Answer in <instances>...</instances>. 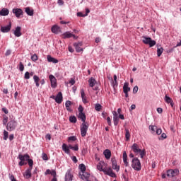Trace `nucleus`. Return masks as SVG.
I'll return each instance as SVG.
<instances>
[{
	"mask_svg": "<svg viewBox=\"0 0 181 181\" xmlns=\"http://www.w3.org/2000/svg\"><path fill=\"white\" fill-rule=\"evenodd\" d=\"M132 168L134 170H137V172H139L141 169H142V165H141V161L138 158H134L132 160Z\"/></svg>",
	"mask_w": 181,
	"mask_h": 181,
	"instance_id": "nucleus-1",
	"label": "nucleus"
},
{
	"mask_svg": "<svg viewBox=\"0 0 181 181\" xmlns=\"http://www.w3.org/2000/svg\"><path fill=\"white\" fill-rule=\"evenodd\" d=\"M16 127H18V122L15 119H11L6 124V129L11 132L15 131Z\"/></svg>",
	"mask_w": 181,
	"mask_h": 181,
	"instance_id": "nucleus-2",
	"label": "nucleus"
},
{
	"mask_svg": "<svg viewBox=\"0 0 181 181\" xmlns=\"http://www.w3.org/2000/svg\"><path fill=\"white\" fill-rule=\"evenodd\" d=\"M29 158H30V156L28 153L24 155L19 154L18 156L17 157V159H19L21 160L18 163V165L20 166H23L24 165H26L27 163H25V162H26V160H28Z\"/></svg>",
	"mask_w": 181,
	"mask_h": 181,
	"instance_id": "nucleus-3",
	"label": "nucleus"
},
{
	"mask_svg": "<svg viewBox=\"0 0 181 181\" xmlns=\"http://www.w3.org/2000/svg\"><path fill=\"white\" fill-rule=\"evenodd\" d=\"M142 42L144 45H148L150 47H153L156 45V41L152 40V38L146 36L142 37Z\"/></svg>",
	"mask_w": 181,
	"mask_h": 181,
	"instance_id": "nucleus-4",
	"label": "nucleus"
},
{
	"mask_svg": "<svg viewBox=\"0 0 181 181\" xmlns=\"http://www.w3.org/2000/svg\"><path fill=\"white\" fill-rule=\"evenodd\" d=\"M87 131H88V125L87 123H82L81 124V135L84 137L87 135Z\"/></svg>",
	"mask_w": 181,
	"mask_h": 181,
	"instance_id": "nucleus-5",
	"label": "nucleus"
},
{
	"mask_svg": "<svg viewBox=\"0 0 181 181\" xmlns=\"http://www.w3.org/2000/svg\"><path fill=\"white\" fill-rule=\"evenodd\" d=\"M49 78L51 83L52 88H56V87H57V79L56 78V77L51 74L49 76Z\"/></svg>",
	"mask_w": 181,
	"mask_h": 181,
	"instance_id": "nucleus-6",
	"label": "nucleus"
},
{
	"mask_svg": "<svg viewBox=\"0 0 181 181\" xmlns=\"http://www.w3.org/2000/svg\"><path fill=\"white\" fill-rule=\"evenodd\" d=\"M73 173H71V168L68 169L64 177V181H73Z\"/></svg>",
	"mask_w": 181,
	"mask_h": 181,
	"instance_id": "nucleus-7",
	"label": "nucleus"
},
{
	"mask_svg": "<svg viewBox=\"0 0 181 181\" xmlns=\"http://www.w3.org/2000/svg\"><path fill=\"white\" fill-rule=\"evenodd\" d=\"M179 175V170L175 169V170H168L167 171V176L168 177H175V176H177Z\"/></svg>",
	"mask_w": 181,
	"mask_h": 181,
	"instance_id": "nucleus-8",
	"label": "nucleus"
},
{
	"mask_svg": "<svg viewBox=\"0 0 181 181\" xmlns=\"http://www.w3.org/2000/svg\"><path fill=\"white\" fill-rule=\"evenodd\" d=\"M12 12L18 19L23 15V11H22V8H13Z\"/></svg>",
	"mask_w": 181,
	"mask_h": 181,
	"instance_id": "nucleus-9",
	"label": "nucleus"
},
{
	"mask_svg": "<svg viewBox=\"0 0 181 181\" xmlns=\"http://www.w3.org/2000/svg\"><path fill=\"white\" fill-rule=\"evenodd\" d=\"M11 28H12V23L9 22L8 25L1 27V32H2V33H8V32L11 30Z\"/></svg>",
	"mask_w": 181,
	"mask_h": 181,
	"instance_id": "nucleus-10",
	"label": "nucleus"
},
{
	"mask_svg": "<svg viewBox=\"0 0 181 181\" xmlns=\"http://www.w3.org/2000/svg\"><path fill=\"white\" fill-rule=\"evenodd\" d=\"M74 46L77 53H80V52H83V48L81 47V46H83L82 42H75L74 44Z\"/></svg>",
	"mask_w": 181,
	"mask_h": 181,
	"instance_id": "nucleus-11",
	"label": "nucleus"
},
{
	"mask_svg": "<svg viewBox=\"0 0 181 181\" xmlns=\"http://www.w3.org/2000/svg\"><path fill=\"white\" fill-rule=\"evenodd\" d=\"M55 102L57 104H62L63 102V93L62 92H59L55 98Z\"/></svg>",
	"mask_w": 181,
	"mask_h": 181,
	"instance_id": "nucleus-12",
	"label": "nucleus"
},
{
	"mask_svg": "<svg viewBox=\"0 0 181 181\" xmlns=\"http://www.w3.org/2000/svg\"><path fill=\"white\" fill-rule=\"evenodd\" d=\"M63 39H70V37H74V39H77V37H76L73 33L66 31L63 35Z\"/></svg>",
	"mask_w": 181,
	"mask_h": 181,
	"instance_id": "nucleus-13",
	"label": "nucleus"
},
{
	"mask_svg": "<svg viewBox=\"0 0 181 181\" xmlns=\"http://www.w3.org/2000/svg\"><path fill=\"white\" fill-rule=\"evenodd\" d=\"M112 165V169L114 170H116V172L119 171V165H117V160H115V158H112L111 159Z\"/></svg>",
	"mask_w": 181,
	"mask_h": 181,
	"instance_id": "nucleus-14",
	"label": "nucleus"
},
{
	"mask_svg": "<svg viewBox=\"0 0 181 181\" xmlns=\"http://www.w3.org/2000/svg\"><path fill=\"white\" fill-rule=\"evenodd\" d=\"M21 28L20 26H17L13 32L14 35L16 37H21L22 36V33L21 32Z\"/></svg>",
	"mask_w": 181,
	"mask_h": 181,
	"instance_id": "nucleus-15",
	"label": "nucleus"
},
{
	"mask_svg": "<svg viewBox=\"0 0 181 181\" xmlns=\"http://www.w3.org/2000/svg\"><path fill=\"white\" fill-rule=\"evenodd\" d=\"M24 177H25V179H30V177H32V168H28L25 170Z\"/></svg>",
	"mask_w": 181,
	"mask_h": 181,
	"instance_id": "nucleus-16",
	"label": "nucleus"
},
{
	"mask_svg": "<svg viewBox=\"0 0 181 181\" xmlns=\"http://www.w3.org/2000/svg\"><path fill=\"white\" fill-rule=\"evenodd\" d=\"M132 149L134 153H139L141 152V148H139V146L136 144H134L132 146Z\"/></svg>",
	"mask_w": 181,
	"mask_h": 181,
	"instance_id": "nucleus-17",
	"label": "nucleus"
},
{
	"mask_svg": "<svg viewBox=\"0 0 181 181\" xmlns=\"http://www.w3.org/2000/svg\"><path fill=\"white\" fill-rule=\"evenodd\" d=\"M47 59L49 63H54V64L59 63V60L57 59L54 58L50 55H47Z\"/></svg>",
	"mask_w": 181,
	"mask_h": 181,
	"instance_id": "nucleus-18",
	"label": "nucleus"
},
{
	"mask_svg": "<svg viewBox=\"0 0 181 181\" xmlns=\"http://www.w3.org/2000/svg\"><path fill=\"white\" fill-rule=\"evenodd\" d=\"M9 15V10L6 8H4L0 11V16H8Z\"/></svg>",
	"mask_w": 181,
	"mask_h": 181,
	"instance_id": "nucleus-19",
	"label": "nucleus"
},
{
	"mask_svg": "<svg viewBox=\"0 0 181 181\" xmlns=\"http://www.w3.org/2000/svg\"><path fill=\"white\" fill-rule=\"evenodd\" d=\"M128 156L127 155V151H124L123 153V162L124 163V166H128L129 163H128Z\"/></svg>",
	"mask_w": 181,
	"mask_h": 181,
	"instance_id": "nucleus-20",
	"label": "nucleus"
},
{
	"mask_svg": "<svg viewBox=\"0 0 181 181\" xmlns=\"http://www.w3.org/2000/svg\"><path fill=\"white\" fill-rule=\"evenodd\" d=\"M81 96L82 98V101L84 104H87V98L86 97V93H84V89L81 90Z\"/></svg>",
	"mask_w": 181,
	"mask_h": 181,
	"instance_id": "nucleus-21",
	"label": "nucleus"
},
{
	"mask_svg": "<svg viewBox=\"0 0 181 181\" xmlns=\"http://www.w3.org/2000/svg\"><path fill=\"white\" fill-rule=\"evenodd\" d=\"M88 83H89V86L93 88L94 86H95V84H97V81H95V78L91 77L88 79Z\"/></svg>",
	"mask_w": 181,
	"mask_h": 181,
	"instance_id": "nucleus-22",
	"label": "nucleus"
},
{
	"mask_svg": "<svg viewBox=\"0 0 181 181\" xmlns=\"http://www.w3.org/2000/svg\"><path fill=\"white\" fill-rule=\"evenodd\" d=\"M52 33H55L56 35H57V33H59V32H60V27H59L57 25H54L52 27L51 29Z\"/></svg>",
	"mask_w": 181,
	"mask_h": 181,
	"instance_id": "nucleus-23",
	"label": "nucleus"
},
{
	"mask_svg": "<svg viewBox=\"0 0 181 181\" xmlns=\"http://www.w3.org/2000/svg\"><path fill=\"white\" fill-rule=\"evenodd\" d=\"M45 175H51L52 176H57V174L56 173V170H50L49 169H47L45 171Z\"/></svg>",
	"mask_w": 181,
	"mask_h": 181,
	"instance_id": "nucleus-24",
	"label": "nucleus"
},
{
	"mask_svg": "<svg viewBox=\"0 0 181 181\" xmlns=\"http://www.w3.org/2000/svg\"><path fill=\"white\" fill-rule=\"evenodd\" d=\"M25 11L28 16H33L34 11L33 9H30V7H26Z\"/></svg>",
	"mask_w": 181,
	"mask_h": 181,
	"instance_id": "nucleus-25",
	"label": "nucleus"
},
{
	"mask_svg": "<svg viewBox=\"0 0 181 181\" xmlns=\"http://www.w3.org/2000/svg\"><path fill=\"white\" fill-rule=\"evenodd\" d=\"M103 154L106 159H110L111 158V151L106 149L104 151Z\"/></svg>",
	"mask_w": 181,
	"mask_h": 181,
	"instance_id": "nucleus-26",
	"label": "nucleus"
},
{
	"mask_svg": "<svg viewBox=\"0 0 181 181\" xmlns=\"http://www.w3.org/2000/svg\"><path fill=\"white\" fill-rule=\"evenodd\" d=\"M78 118H79V119H81L83 123H84V124L86 123V114L84 112L78 113Z\"/></svg>",
	"mask_w": 181,
	"mask_h": 181,
	"instance_id": "nucleus-27",
	"label": "nucleus"
},
{
	"mask_svg": "<svg viewBox=\"0 0 181 181\" xmlns=\"http://www.w3.org/2000/svg\"><path fill=\"white\" fill-rule=\"evenodd\" d=\"M62 151H64L65 153H67V155H70V150L66 144H62Z\"/></svg>",
	"mask_w": 181,
	"mask_h": 181,
	"instance_id": "nucleus-28",
	"label": "nucleus"
},
{
	"mask_svg": "<svg viewBox=\"0 0 181 181\" xmlns=\"http://www.w3.org/2000/svg\"><path fill=\"white\" fill-rule=\"evenodd\" d=\"M33 80H34V83H35L36 87H39L40 86L39 81H40V78H39V76H37V75H34Z\"/></svg>",
	"mask_w": 181,
	"mask_h": 181,
	"instance_id": "nucleus-29",
	"label": "nucleus"
},
{
	"mask_svg": "<svg viewBox=\"0 0 181 181\" xmlns=\"http://www.w3.org/2000/svg\"><path fill=\"white\" fill-rule=\"evenodd\" d=\"M129 83H124V86H123V92L124 93H128L129 91H131V88L128 87Z\"/></svg>",
	"mask_w": 181,
	"mask_h": 181,
	"instance_id": "nucleus-30",
	"label": "nucleus"
},
{
	"mask_svg": "<svg viewBox=\"0 0 181 181\" xmlns=\"http://www.w3.org/2000/svg\"><path fill=\"white\" fill-rule=\"evenodd\" d=\"M131 138V134L129 133V130L128 129H125V139L126 141H129Z\"/></svg>",
	"mask_w": 181,
	"mask_h": 181,
	"instance_id": "nucleus-31",
	"label": "nucleus"
},
{
	"mask_svg": "<svg viewBox=\"0 0 181 181\" xmlns=\"http://www.w3.org/2000/svg\"><path fill=\"white\" fill-rule=\"evenodd\" d=\"M113 122L114 125L117 127V125H118V123L119 122V117H118V116L113 117Z\"/></svg>",
	"mask_w": 181,
	"mask_h": 181,
	"instance_id": "nucleus-32",
	"label": "nucleus"
},
{
	"mask_svg": "<svg viewBox=\"0 0 181 181\" xmlns=\"http://www.w3.org/2000/svg\"><path fill=\"white\" fill-rule=\"evenodd\" d=\"M69 122H71V124H76V122H77V117H76V116H70Z\"/></svg>",
	"mask_w": 181,
	"mask_h": 181,
	"instance_id": "nucleus-33",
	"label": "nucleus"
},
{
	"mask_svg": "<svg viewBox=\"0 0 181 181\" xmlns=\"http://www.w3.org/2000/svg\"><path fill=\"white\" fill-rule=\"evenodd\" d=\"M163 53V47H158L157 49V56L158 57H160L162 56V54Z\"/></svg>",
	"mask_w": 181,
	"mask_h": 181,
	"instance_id": "nucleus-34",
	"label": "nucleus"
},
{
	"mask_svg": "<svg viewBox=\"0 0 181 181\" xmlns=\"http://www.w3.org/2000/svg\"><path fill=\"white\" fill-rule=\"evenodd\" d=\"M101 108H103V106L100 103H97L95 105V111L100 112L101 111Z\"/></svg>",
	"mask_w": 181,
	"mask_h": 181,
	"instance_id": "nucleus-35",
	"label": "nucleus"
},
{
	"mask_svg": "<svg viewBox=\"0 0 181 181\" xmlns=\"http://www.w3.org/2000/svg\"><path fill=\"white\" fill-rule=\"evenodd\" d=\"M139 153L140 155V158L141 159H144V156L146 155V151H145V149L140 150V152Z\"/></svg>",
	"mask_w": 181,
	"mask_h": 181,
	"instance_id": "nucleus-36",
	"label": "nucleus"
},
{
	"mask_svg": "<svg viewBox=\"0 0 181 181\" xmlns=\"http://www.w3.org/2000/svg\"><path fill=\"white\" fill-rule=\"evenodd\" d=\"M80 175L81 176V179L84 180V179H88L90 174L84 172V173H82V175L80 174Z\"/></svg>",
	"mask_w": 181,
	"mask_h": 181,
	"instance_id": "nucleus-37",
	"label": "nucleus"
},
{
	"mask_svg": "<svg viewBox=\"0 0 181 181\" xmlns=\"http://www.w3.org/2000/svg\"><path fill=\"white\" fill-rule=\"evenodd\" d=\"M8 136H9V133L6 130H4V137L3 139L4 141H7Z\"/></svg>",
	"mask_w": 181,
	"mask_h": 181,
	"instance_id": "nucleus-38",
	"label": "nucleus"
},
{
	"mask_svg": "<svg viewBox=\"0 0 181 181\" xmlns=\"http://www.w3.org/2000/svg\"><path fill=\"white\" fill-rule=\"evenodd\" d=\"M97 169L98 170H100V172H103V173L105 170V169L103 168V165H101V163H100L97 165Z\"/></svg>",
	"mask_w": 181,
	"mask_h": 181,
	"instance_id": "nucleus-39",
	"label": "nucleus"
},
{
	"mask_svg": "<svg viewBox=\"0 0 181 181\" xmlns=\"http://www.w3.org/2000/svg\"><path fill=\"white\" fill-rule=\"evenodd\" d=\"M157 129H158V127L156 126H152V125L149 126V129L150 131H151L152 134L155 133V131H156Z\"/></svg>",
	"mask_w": 181,
	"mask_h": 181,
	"instance_id": "nucleus-40",
	"label": "nucleus"
},
{
	"mask_svg": "<svg viewBox=\"0 0 181 181\" xmlns=\"http://www.w3.org/2000/svg\"><path fill=\"white\" fill-rule=\"evenodd\" d=\"M27 161L29 165V168L32 169V168H33V160L29 158L28 160H27Z\"/></svg>",
	"mask_w": 181,
	"mask_h": 181,
	"instance_id": "nucleus-41",
	"label": "nucleus"
},
{
	"mask_svg": "<svg viewBox=\"0 0 181 181\" xmlns=\"http://www.w3.org/2000/svg\"><path fill=\"white\" fill-rule=\"evenodd\" d=\"M72 141V142H74V141H77V137L76 136H71L68 138V142H70Z\"/></svg>",
	"mask_w": 181,
	"mask_h": 181,
	"instance_id": "nucleus-42",
	"label": "nucleus"
},
{
	"mask_svg": "<svg viewBox=\"0 0 181 181\" xmlns=\"http://www.w3.org/2000/svg\"><path fill=\"white\" fill-rule=\"evenodd\" d=\"M165 103H167L168 104H170V103H172V101H173L172 100V98H170V97L168 96V95H165Z\"/></svg>",
	"mask_w": 181,
	"mask_h": 181,
	"instance_id": "nucleus-43",
	"label": "nucleus"
},
{
	"mask_svg": "<svg viewBox=\"0 0 181 181\" xmlns=\"http://www.w3.org/2000/svg\"><path fill=\"white\" fill-rule=\"evenodd\" d=\"M79 168L81 169V171L82 172V173H84V172H86V165L81 164L79 165Z\"/></svg>",
	"mask_w": 181,
	"mask_h": 181,
	"instance_id": "nucleus-44",
	"label": "nucleus"
},
{
	"mask_svg": "<svg viewBox=\"0 0 181 181\" xmlns=\"http://www.w3.org/2000/svg\"><path fill=\"white\" fill-rule=\"evenodd\" d=\"M112 171V169L111 168H109L105 169L103 173H105V175H107V176H108L110 173Z\"/></svg>",
	"mask_w": 181,
	"mask_h": 181,
	"instance_id": "nucleus-45",
	"label": "nucleus"
},
{
	"mask_svg": "<svg viewBox=\"0 0 181 181\" xmlns=\"http://www.w3.org/2000/svg\"><path fill=\"white\" fill-rule=\"evenodd\" d=\"M18 70H20V71H23V70H25V66H23V63H22V62L19 63Z\"/></svg>",
	"mask_w": 181,
	"mask_h": 181,
	"instance_id": "nucleus-46",
	"label": "nucleus"
},
{
	"mask_svg": "<svg viewBox=\"0 0 181 181\" xmlns=\"http://www.w3.org/2000/svg\"><path fill=\"white\" fill-rule=\"evenodd\" d=\"M42 158L43 160H49V158L47 157V154H46L45 153H42Z\"/></svg>",
	"mask_w": 181,
	"mask_h": 181,
	"instance_id": "nucleus-47",
	"label": "nucleus"
},
{
	"mask_svg": "<svg viewBox=\"0 0 181 181\" xmlns=\"http://www.w3.org/2000/svg\"><path fill=\"white\" fill-rule=\"evenodd\" d=\"M24 78H25V80H29V78H30V74L28 71L25 73Z\"/></svg>",
	"mask_w": 181,
	"mask_h": 181,
	"instance_id": "nucleus-48",
	"label": "nucleus"
},
{
	"mask_svg": "<svg viewBox=\"0 0 181 181\" xmlns=\"http://www.w3.org/2000/svg\"><path fill=\"white\" fill-rule=\"evenodd\" d=\"M31 60L33 62H36L37 60V55L36 54H34L31 56Z\"/></svg>",
	"mask_w": 181,
	"mask_h": 181,
	"instance_id": "nucleus-49",
	"label": "nucleus"
},
{
	"mask_svg": "<svg viewBox=\"0 0 181 181\" xmlns=\"http://www.w3.org/2000/svg\"><path fill=\"white\" fill-rule=\"evenodd\" d=\"M78 110L79 114L83 113V111H84V108L83 107L82 105H79Z\"/></svg>",
	"mask_w": 181,
	"mask_h": 181,
	"instance_id": "nucleus-50",
	"label": "nucleus"
},
{
	"mask_svg": "<svg viewBox=\"0 0 181 181\" xmlns=\"http://www.w3.org/2000/svg\"><path fill=\"white\" fill-rule=\"evenodd\" d=\"M107 176H110V177H117V175L115 174L114 171L110 172Z\"/></svg>",
	"mask_w": 181,
	"mask_h": 181,
	"instance_id": "nucleus-51",
	"label": "nucleus"
},
{
	"mask_svg": "<svg viewBox=\"0 0 181 181\" xmlns=\"http://www.w3.org/2000/svg\"><path fill=\"white\" fill-rule=\"evenodd\" d=\"M107 176H110V177H117V175L115 174L114 171L110 172Z\"/></svg>",
	"mask_w": 181,
	"mask_h": 181,
	"instance_id": "nucleus-52",
	"label": "nucleus"
},
{
	"mask_svg": "<svg viewBox=\"0 0 181 181\" xmlns=\"http://www.w3.org/2000/svg\"><path fill=\"white\" fill-rule=\"evenodd\" d=\"M138 90H139L138 86H134L133 88V94H136V93H138Z\"/></svg>",
	"mask_w": 181,
	"mask_h": 181,
	"instance_id": "nucleus-53",
	"label": "nucleus"
},
{
	"mask_svg": "<svg viewBox=\"0 0 181 181\" xmlns=\"http://www.w3.org/2000/svg\"><path fill=\"white\" fill-rule=\"evenodd\" d=\"M7 123H8V117H4L3 119V124L6 125Z\"/></svg>",
	"mask_w": 181,
	"mask_h": 181,
	"instance_id": "nucleus-54",
	"label": "nucleus"
},
{
	"mask_svg": "<svg viewBox=\"0 0 181 181\" xmlns=\"http://www.w3.org/2000/svg\"><path fill=\"white\" fill-rule=\"evenodd\" d=\"M70 105H71V101L66 100L65 103V107H70Z\"/></svg>",
	"mask_w": 181,
	"mask_h": 181,
	"instance_id": "nucleus-55",
	"label": "nucleus"
},
{
	"mask_svg": "<svg viewBox=\"0 0 181 181\" xmlns=\"http://www.w3.org/2000/svg\"><path fill=\"white\" fill-rule=\"evenodd\" d=\"M156 132L157 134V135H160V134H162V129H156Z\"/></svg>",
	"mask_w": 181,
	"mask_h": 181,
	"instance_id": "nucleus-56",
	"label": "nucleus"
},
{
	"mask_svg": "<svg viewBox=\"0 0 181 181\" xmlns=\"http://www.w3.org/2000/svg\"><path fill=\"white\" fill-rule=\"evenodd\" d=\"M76 83V81L74 80V78H71L69 81V84H71V86H74Z\"/></svg>",
	"mask_w": 181,
	"mask_h": 181,
	"instance_id": "nucleus-57",
	"label": "nucleus"
},
{
	"mask_svg": "<svg viewBox=\"0 0 181 181\" xmlns=\"http://www.w3.org/2000/svg\"><path fill=\"white\" fill-rule=\"evenodd\" d=\"M72 151H78V145H75L74 146H72Z\"/></svg>",
	"mask_w": 181,
	"mask_h": 181,
	"instance_id": "nucleus-58",
	"label": "nucleus"
},
{
	"mask_svg": "<svg viewBox=\"0 0 181 181\" xmlns=\"http://www.w3.org/2000/svg\"><path fill=\"white\" fill-rule=\"evenodd\" d=\"M136 108V105H135L134 104L132 105L130 108H129V111H132L134 110H135Z\"/></svg>",
	"mask_w": 181,
	"mask_h": 181,
	"instance_id": "nucleus-59",
	"label": "nucleus"
},
{
	"mask_svg": "<svg viewBox=\"0 0 181 181\" xmlns=\"http://www.w3.org/2000/svg\"><path fill=\"white\" fill-rule=\"evenodd\" d=\"M71 160H73V162H74V163H77V162H78L76 156H72Z\"/></svg>",
	"mask_w": 181,
	"mask_h": 181,
	"instance_id": "nucleus-60",
	"label": "nucleus"
},
{
	"mask_svg": "<svg viewBox=\"0 0 181 181\" xmlns=\"http://www.w3.org/2000/svg\"><path fill=\"white\" fill-rule=\"evenodd\" d=\"M107 122L109 127H111V118L110 117H107Z\"/></svg>",
	"mask_w": 181,
	"mask_h": 181,
	"instance_id": "nucleus-61",
	"label": "nucleus"
},
{
	"mask_svg": "<svg viewBox=\"0 0 181 181\" xmlns=\"http://www.w3.org/2000/svg\"><path fill=\"white\" fill-rule=\"evenodd\" d=\"M113 78H114L113 86H115L117 84V75H114Z\"/></svg>",
	"mask_w": 181,
	"mask_h": 181,
	"instance_id": "nucleus-62",
	"label": "nucleus"
},
{
	"mask_svg": "<svg viewBox=\"0 0 181 181\" xmlns=\"http://www.w3.org/2000/svg\"><path fill=\"white\" fill-rule=\"evenodd\" d=\"M11 53L12 51H11V49H8L5 53V56H9Z\"/></svg>",
	"mask_w": 181,
	"mask_h": 181,
	"instance_id": "nucleus-63",
	"label": "nucleus"
},
{
	"mask_svg": "<svg viewBox=\"0 0 181 181\" xmlns=\"http://www.w3.org/2000/svg\"><path fill=\"white\" fill-rule=\"evenodd\" d=\"M2 111L3 112H4V114H8L9 112V111H8V109H6V107H3Z\"/></svg>",
	"mask_w": 181,
	"mask_h": 181,
	"instance_id": "nucleus-64",
	"label": "nucleus"
}]
</instances>
